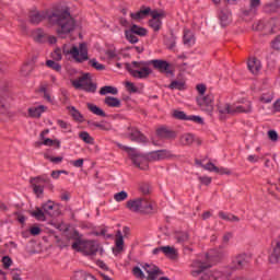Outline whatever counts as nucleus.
<instances>
[{"mask_svg": "<svg viewBox=\"0 0 280 280\" xmlns=\"http://www.w3.org/2000/svg\"><path fill=\"white\" fill-rule=\"evenodd\" d=\"M250 261V255L248 254H238L236 257L232 260V269L233 270H242L243 268H246Z\"/></svg>", "mask_w": 280, "mask_h": 280, "instance_id": "nucleus-13", "label": "nucleus"}, {"mask_svg": "<svg viewBox=\"0 0 280 280\" xmlns=\"http://www.w3.org/2000/svg\"><path fill=\"white\" fill-rule=\"evenodd\" d=\"M63 54L66 56L72 55V58L75 60V62H84L89 60V48H86V43H81L78 46H72L71 49L67 50V48H63Z\"/></svg>", "mask_w": 280, "mask_h": 280, "instance_id": "nucleus-10", "label": "nucleus"}, {"mask_svg": "<svg viewBox=\"0 0 280 280\" xmlns=\"http://www.w3.org/2000/svg\"><path fill=\"white\" fill-rule=\"evenodd\" d=\"M32 71H34V63L26 62L21 68L23 78H28V75L32 74Z\"/></svg>", "mask_w": 280, "mask_h": 280, "instance_id": "nucleus-34", "label": "nucleus"}, {"mask_svg": "<svg viewBox=\"0 0 280 280\" xmlns=\"http://www.w3.org/2000/svg\"><path fill=\"white\" fill-rule=\"evenodd\" d=\"M104 104H106V106H109V108H119L121 106V101L114 96H107L104 100Z\"/></svg>", "mask_w": 280, "mask_h": 280, "instance_id": "nucleus-28", "label": "nucleus"}, {"mask_svg": "<svg viewBox=\"0 0 280 280\" xmlns=\"http://www.w3.org/2000/svg\"><path fill=\"white\" fill-rule=\"evenodd\" d=\"M148 14H150V7H141V10L136 13H130V16L133 21H141V19H145Z\"/></svg>", "mask_w": 280, "mask_h": 280, "instance_id": "nucleus-25", "label": "nucleus"}, {"mask_svg": "<svg viewBox=\"0 0 280 280\" xmlns=\"http://www.w3.org/2000/svg\"><path fill=\"white\" fill-rule=\"evenodd\" d=\"M168 89L172 91H185V82L184 81H173L170 85Z\"/></svg>", "mask_w": 280, "mask_h": 280, "instance_id": "nucleus-41", "label": "nucleus"}, {"mask_svg": "<svg viewBox=\"0 0 280 280\" xmlns=\"http://www.w3.org/2000/svg\"><path fill=\"white\" fill-rule=\"evenodd\" d=\"M261 5V0H250L249 9L243 10L244 16H250V14H257V8Z\"/></svg>", "mask_w": 280, "mask_h": 280, "instance_id": "nucleus-24", "label": "nucleus"}, {"mask_svg": "<svg viewBox=\"0 0 280 280\" xmlns=\"http://www.w3.org/2000/svg\"><path fill=\"white\" fill-rule=\"evenodd\" d=\"M132 275L136 279H145V273L139 267H133Z\"/></svg>", "mask_w": 280, "mask_h": 280, "instance_id": "nucleus-52", "label": "nucleus"}, {"mask_svg": "<svg viewBox=\"0 0 280 280\" xmlns=\"http://www.w3.org/2000/svg\"><path fill=\"white\" fill-rule=\"evenodd\" d=\"M272 250L269 255L270 264H279L280 260V236H278L271 244Z\"/></svg>", "mask_w": 280, "mask_h": 280, "instance_id": "nucleus-18", "label": "nucleus"}, {"mask_svg": "<svg viewBox=\"0 0 280 280\" xmlns=\"http://www.w3.org/2000/svg\"><path fill=\"white\" fill-rule=\"evenodd\" d=\"M28 21L32 25H39L47 21L52 27H57V34H71L75 30V20L68 8L57 7L50 11H31Z\"/></svg>", "mask_w": 280, "mask_h": 280, "instance_id": "nucleus-1", "label": "nucleus"}, {"mask_svg": "<svg viewBox=\"0 0 280 280\" xmlns=\"http://www.w3.org/2000/svg\"><path fill=\"white\" fill-rule=\"evenodd\" d=\"M44 159H46L47 161H50V163L58 164V163H62L65 158H62V156L54 158V156L49 155V153H45Z\"/></svg>", "mask_w": 280, "mask_h": 280, "instance_id": "nucleus-50", "label": "nucleus"}, {"mask_svg": "<svg viewBox=\"0 0 280 280\" xmlns=\"http://www.w3.org/2000/svg\"><path fill=\"white\" fill-rule=\"evenodd\" d=\"M264 12L266 14H272V13L277 12V4H275V3L265 4Z\"/></svg>", "mask_w": 280, "mask_h": 280, "instance_id": "nucleus-51", "label": "nucleus"}, {"mask_svg": "<svg viewBox=\"0 0 280 280\" xmlns=\"http://www.w3.org/2000/svg\"><path fill=\"white\" fill-rule=\"evenodd\" d=\"M219 119L224 121L226 119V115H237V113H253V106L248 103L246 106L244 105H231L225 103L223 105L218 106Z\"/></svg>", "mask_w": 280, "mask_h": 280, "instance_id": "nucleus-6", "label": "nucleus"}, {"mask_svg": "<svg viewBox=\"0 0 280 280\" xmlns=\"http://www.w3.org/2000/svg\"><path fill=\"white\" fill-rule=\"evenodd\" d=\"M173 117L174 119H179L180 121H188L189 116L185 114V112H180L178 109L173 110Z\"/></svg>", "mask_w": 280, "mask_h": 280, "instance_id": "nucleus-42", "label": "nucleus"}, {"mask_svg": "<svg viewBox=\"0 0 280 280\" xmlns=\"http://www.w3.org/2000/svg\"><path fill=\"white\" fill-rule=\"evenodd\" d=\"M191 266L195 268V270L191 271V276L198 277V280H218L222 277V272L220 271L207 270L211 268V265L207 262L194 260Z\"/></svg>", "mask_w": 280, "mask_h": 280, "instance_id": "nucleus-3", "label": "nucleus"}, {"mask_svg": "<svg viewBox=\"0 0 280 280\" xmlns=\"http://www.w3.org/2000/svg\"><path fill=\"white\" fill-rule=\"evenodd\" d=\"M132 67L135 69H139L141 67H153L155 71H159L160 73H166V75H174V71L170 69V62L162 60V59H152L149 61H132Z\"/></svg>", "mask_w": 280, "mask_h": 280, "instance_id": "nucleus-5", "label": "nucleus"}, {"mask_svg": "<svg viewBox=\"0 0 280 280\" xmlns=\"http://www.w3.org/2000/svg\"><path fill=\"white\" fill-rule=\"evenodd\" d=\"M198 180L201 183V185H206L207 187H209V185H211L212 178L209 176H199Z\"/></svg>", "mask_w": 280, "mask_h": 280, "instance_id": "nucleus-61", "label": "nucleus"}, {"mask_svg": "<svg viewBox=\"0 0 280 280\" xmlns=\"http://www.w3.org/2000/svg\"><path fill=\"white\" fill-rule=\"evenodd\" d=\"M46 67H48V69H52L54 71H57V72L62 71V66H60V63L56 62L55 60H47Z\"/></svg>", "mask_w": 280, "mask_h": 280, "instance_id": "nucleus-43", "label": "nucleus"}, {"mask_svg": "<svg viewBox=\"0 0 280 280\" xmlns=\"http://www.w3.org/2000/svg\"><path fill=\"white\" fill-rule=\"evenodd\" d=\"M30 215L39 222H46L47 215H49V218H58V215H60V205L48 200L42 203V208L36 207L35 210L30 211Z\"/></svg>", "mask_w": 280, "mask_h": 280, "instance_id": "nucleus-2", "label": "nucleus"}, {"mask_svg": "<svg viewBox=\"0 0 280 280\" xmlns=\"http://www.w3.org/2000/svg\"><path fill=\"white\" fill-rule=\"evenodd\" d=\"M35 145H37V147H40V145H49V147L55 145V148L58 150L60 148V140H58V139L51 140L50 138H46L42 142H36Z\"/></svg>", "mask_w": 280, "mask_h": 280, "instance_id": "nucleus-31", "label": "nucleus"}, {"mask_svg": "<svg viewBox=\"0 0 280 280\" xmlns=\"http://www.w3.org/2000/svg\"><path fill=\"white\" fill-rule=\"evenodd\" d=\"M51 58L57 62L62 60V51L60 50V48L55 49V51L51 54Z\"/></svg>", "mask_w": 280, "mask_h": 280, "instance_id": "nucleus-58", "label": "nucleus"}, {"mask_svg": "<svg viewBox=\"0 0 280 280\" xmlns=\"http://www.w3.org/2000/svg\"><path fill=\"white\" fill-rule=\"evenodd\" d=\"M179 141H180L182 145H191V143H194V135L185 133V135L180 136Z\"/></svg>", "mask_w": 280, "mask_h": 280, "instance_id": "nucleus-38", "label": "nucleus"}, {"mask_svg": "<svg viewBox=\"0 0 280 280\" xmlns=\"http://www.w3.org/2000/svg\"><path fill=\"white\" fill-rule=\"evenodd\" d=\"M162 253L167 257L168 259H172L173 261L178 259V249L172 246H163Z\"/></svg>", "mask_w": 280, "mask_h": 280, "instance_id": "nucleus-23", "label": "nucleus"}, {"mask_svg": "<svg viewBox=\"0 0 280 280\" xmlns=\"http://www.w3.org/2000/svg\"><path fill=\"white\" fill-rule=\"evenodd\" d=\"M108 93H110L112 95H117V88H113L110 85H105L101 88L100 95H108Z\"/></svg>", "mask_w": 280, "mask_h": 280, "instance_id": "nucleus-37", "label": "nucleus"}, {"mask_svg": "<svg viewBox=\"0 0 280 280\" xmlns=\"http://www.w3.org/2000/svg\"><path fill=\"white\" fill-rule=\"evenodd\" d=\"M125 86L129 93H139V89L130 81H126Z\"/></svg>", "mask_w": 280, "mask_h": 280, "instance_id": "nucleus-53", "label": "nucleus"}, {"mask_svg": "<svg viewBox=\"0 0 280 280\" xmlns=\"http://www.w3.org/2000/svg\"><path fill=\"white\" fill-rule=\"evenodd\" d=\"M165 45H167L168 49H174V47H176V36L174 33H171V35L166 37Z\"/></svg>", "mask_w": 280, "mask_h": 280, "instance_id": "nucleus-44", "label": "nucleus"}, {"mask_svg": "<svg viewBox=\"0 0 280 280\" xmlns=\"http://www.w3.org/2000/svg\"><path fill=\"white\" fill-rule=\"evenodd\" d=\"M214 172L215 174H220L221 176H223L224 174L226 176H231V170L225 168V167H214Z\"/></svg>", "mask_w": 280, "mask_h": 280, "instance_id": "nucleus-56", "label": "nucleus"}, {"mask_svg": "<svg viewBox=\"0 0 280 280\" xmlns=\"http://www.w3.org/2000/svg\"><path fill=\"white\" fill-rule=\"evenodd\" d=\"M201 167L207 172H215L217 166L212 162H208L207 164L201 165Z\"/></svg>", "mask_w": 280, "mask_h": 280, "instance_id": "nucleus-62", "label": "nucleus"}, {"mask_svg": "<svg viewBox=\"0 0 280 280\" xmlns=\"http://www.w3.org/2000/svg\"><path fill=\"white\" fill-rule=\"evenodd\" d=\"M219 218H221V220H226L228 222H240V218L235 214H226L223 211L219 212Z\"/></svg>", "mask_w": 280, "mask_h": 280, "instance_id": "nucleus-39", "label": "nucleus"}, {"mask_svg": "<svg viewBox=\"0 0 280 280\" xmlns=\"http://www.w3.org/2000/svg\"><path fill=\"white\" fill-rule=\"evenodd\" d=\"M89 65L93 67V69H96V71H104V69H106V66L97 62V59H90Z\"/></svg>", "mask_w": 280, "mask_h": 280, "instance_id": "nucleus-49", "label": "nucleus"}, {"mask_svg": "<svg viewBox=\"0 0 280 280\" xmlns=\"http://www.w3.org/2000/svg\"><path fill=\"white\" fill-rule=\"evenodd\" d=\"M219 21L221 27H226L231 24V10H229V5H225L223 9L220 10Z\"/></svg>", "mask_w": 280, "mask_h": 280, "instance_id": "nucleus-19", "label": "nucleus"}, {"mask_svg": "<svg viewBox=\"0 0 280 280\" xmlns=\"http://www.w3.org/2000/svg\"><path fill=\"white\" fill-rule=\"evenodd\" d=\"M30 183L31 184L35 183L36 185L44 184L45 187L50 189V191L54 190V184L51 183V179L47 175H40V176H37V177H32L30 179Z\"/></svg>", "mask_w": 280, "mask_h": 280, "instance_id": "nucleus-20", "label": "nucleus"}, {"mask_svg": "<svg viewBox=\"0 0 280 280\" xmlns=\"http://www.w3.org/2000/svg\"><path fill=\"white\" fill-rule=\"evenodd\" d=\"M73 240H75V242L72 244V250L83 253L84 255H97V250H100V244H97V242L82 241L78 231H74Z\"/></svg>", "mask_w": 280, "mask_h": 280, "instance_id": "nucleus-4", "label": "nucleus"}, {"mask_svg": "<svg viewBox=\"0 0 280 280\" xmlns=\"http://www.w3.org/2000/svg\"><path fill=\"white\" fill-rule=\"evenodd\" d=\"M71 84L77 91H85V93H95V91H97V84L91 81V73L89 72L72 80Z\"/></svg>", "mask_w": 280, "mask_h": 280, "instance_id": "nucleus-8", "label": "nucleus"}, {"mask_svg": "<svg viewBox=\"0 0 280 280\" xmlns=\"http://www.w3.org/2000/svg\"><path fill=\"white\" fill-rule=\"evenodd\" d=\"M86 106L88 110H90V113H93V115H97V117H106V112L100 108L97 105L93 103H88Z\"/></svg>", "mask_w": 280, "mask_h": 280, "instance_id": "nucleus-27", "label": "nucleus"}, {"mask_svg": "<svg viewBox=\"0 0 280 280\" xmlns=\"http://www.w3.org/2000/svg\"><path fill=\"white\" fill-rule=\"evenodd\" d=\"M126 207L133 213H152V202L148 198L130 199L127 201Z\"/></svg>", "mask_w": 280, "mask_h": 280, "instance_id": "nucleus-7", "label": "nucleus"}, {"mask_svg": "<svg viewBox=\"0 0 280 280\" xmlns=\"http://www.w3.org/2000/svg\"><path fill=\"white\" fill-rule=\"evenodd\" d=\"M33 187V191L34 194L37 196V198H40V196H43L44 191H45V187L40 186L36 183L33 182V184H31Z\"/></svg>", "mask_w": 280, "mask_h": 280, "instance_id": "nucleus-47", "label": "nucleus"}, {"mask_svg": "<svg viewBox=\"0 0 280 280\" xmlns=\"http://www.w3.org/2000/svg\"><path fill=\"white\" fill-rule=\"evenodd\" d=\"M163 25V22L161 20H150L149 21V27H151L153 31L159 32Z\"/></svg>", "mask_w": 280, "mask_h": 280, "instance_id": "nucleus-46", "label": "nucleus"}, {"mask_svg": "<svg viewBox=\"0 0 280 280\" xmlns=\"http://www.w3.org/2000/svg\"><path fill=\"white\" fill-rule=\"evenodd\" d=\"M213 94L209 93L206 96H197L196 101L201 110L205 113H213Z\"/></svg>", "mask_w": 280, "mask_h": 280, "instance_id": "nucleus-12", "label": "nucleus"}, {"mask_svg": "<svg viewBox=\"0 0 280 280\" xmlns=\"http://www.w3.org/2000/svg\"><path fill=\"white\" fill-rule=\"evenodd\" d=\"M128 199V192H126V190L116 192L114 195V200H116V202H124V200Z\"/></svg>", "mask_w": 280, "mask_h": 280, "instance_id": "nucleus-48", "label": "nucleus"}, {"mask_svg": "<svg viewBox=\"0 0 280 280\" xmlns=\"http://www.w3.org/2000/svg\"><path fill=\"white\" fill-rule=\"evenodd\" d=\"M79 139H81V141H84V143H88L89 145H93V143H95V139H93V137H91L88 131H81L79 133Z\"/></svg>", "mask_w": 280, "mask_h": 280, "instance_id": "nucleus-35", "label": "nucleus"}, {"mask_svg": "<svg viewBox=\"0 0 280 280\" xmlns=\"http://www.w3.org/2000/svg\"><path fill=\"white\" fill-rule=\"evenodd\" d=\"M2 264H3V268L5 270H8V268H10V266H12V258H10V256H3Z\"/></svg>", "mask_w": 280, "mask_h": 280, "instance_id": "nucleus-60", "label": "nucleus"}, {"mask_svg": "<svg viewBox=\"0 0 280 280\" xmlns=\"http://www.w3.org/2000/svg\"><path fill=\"white\" fill-rule=\"evenodd\" d=\"M10 94L8 90H0V115H10Z\"/></svg>", "mask_w": 280, "mask_h": 280, "instance_id": "nucleus-16", "label": "nucleus"}, {"mask_svg": "<svg viewBox=\"0 0 280 280\" xmlns=\"http://www.w3.org/2000/svg\"><path fill=\"white\" fill-rule=\"evenodd\" d=\"M147 275L148 276L144 279L156 280L159 279L160 275H163V271L158 267V269H153V271H149Z\"/></svg>", "mask_w": 280, "mask_h": 280, "instance_id": "nucleus-40", "label": "nucleus"}, {"mask_svg": "<svg viewBox=\"0 0 280 280\" xmlns=\"http://www.w3.org/2000/svg\"><path fill=\"white\" fill-rule=\"evenodd\" d=\"M170 156H172V153L165 149L149 152L145 154L147 163H152L154 161H163L165 159H170Z\"/></svg>", "mask_w": 280, "mask_h": 280, "instance_id": "nucleus-14", "label": "nucleus"}, {"mask_svg": "<svg viewBox=\"0 0 280 280\" xmlns=\"http://www.w3.org/2000/svg\"><path fill=\"white\" fill-rule=\"evenodd\" d=\"M188 121H194L195 124L205 125V119L200 116H188Z\"/></svg>", "mask_w": 280, "mask_h": 280, "instance_id": "nucleus-59", "label": "nucleus"}, {"mask_svg": "<svg viewBox=\"0 0 280 280\" xmlns=\"http://www.w3.org/2000/svg\"><path fill=\"white\" fill-rule=\"evenodd\" d=\"M247 67L254 75H257L259 73V70L261 69V66L259 65L256 58L248 61Z\"/></svg>", "mask_w": 280, "mask_h": 280, "instance_id": "nucleus-30", "label": "nucleus"}, {"mask_svg": "<svg viewBox=\"0 0 280 280\" xmlns=\"http://www.w3.org/2000/svg\"><path fill=\"white\" fill-rule=\"evenodd\" d=\"M149 14H150V16H152L151 20H161V19H165V12H163V11H158V10H152V9H150Z\"/></svg>", "mask_w": 280, "mask_h": 280, "instance_id": "nucleus-45", "label": "nucleus"}, {"mask_svg": "<svg viewBox=\"0 0 280 280\" xmlns=\"http://www.w3.org/2000/svg\"><path fill=\"white\" fill-rule=\"evenodd\" d=\"M33 36L36 43H47V34L43 28L35 30Z\"/></svg>", "mask_w": 280, "mask_h": 280, "instance_id": "nucleus-26", "label": "nucleus"}, {"mask_svg": "<svg viewBox=\"0 0 280 280\" xmlns=\"http://www.w3.org/2000/svg\"><path fill=\"white\" fill-rule=\"evenodd\" d=\"M272 49H276L279 51L280 49V35L275 38V40L271 43Z\"/></svg>", "mask_w": 280, "mask_h": 280, "instance_id": "nucleus-64", "label": "nucleus"}, {"mask_svg": "<svg viewBox=\"0 0 280 280\" xmlns=\"http://www.w3.org/2000/svg\"><path fill=\"white\" fill-rule=\"evenodd\" d=\"M128 130L129 132L127 135V138L130 139V141H133L135 143H148V137L139 131V129L135 127H129Z\"/></svg>", "mask_w": 280, "mask_h": 280, "instance_id": "nucleus-15", "label": "nucleus"}, {"mask_svg": "<svg viewBox=\"0 0 280 280\" xmlns=\"http://www.w3.org/2000/svg\"><path fill=\"white\" fill-rule=\"evenodd\" d=\"M139 190L143 196H148L150 194V185L148 183H142L139 186Z\"/></svg>", "mask_w": 280, "mask_h": 280, "instance_id": "nucleus-57", "label": "nucleus"}, {"mask_svg": "<svg viewBox=\"0 0 280 280\" xmlns=\"http://www.w3.org/2000/svg\"><path fill=\"white\" fill-rule=\"evenodd\" d=\"M268 138L273 142L279 141V133H277L275 130H269Z\"/></svg>", "mask_w": 280, "mask_h": 280, "instance_id": "nucleus-63", "label": "nucleus"}, {"mask_svg": "<svg viewBox=\"0 0 280 280\" xmlns=\"http://www.w3.org/2000/svg\"><path fill=\"white\" fill-rule=\"evenodd\" d=\"M126 69L132 78H136L138 80H147V78H150L152 75V69H150L148 66H140V70H135L130 66V63H126Z\"/></svg>", "mask_w": 280, "mask_h": 280, "instance_id": "nucleus-11", "label": "nucleus"}, {"mask_svg": "<svg viewBox=\"0 0 280 280\" xmlns=\"http://www.w3.org/2000/svg\"><path fill=\"white\" fill-rule=\"evenodd\" d=\"M124 151L127 152L129 159L131 160L132 164L136 167H139V170H148L150 166L148 164V159L145 158V154L137 151V149L135 148H130V147H122Z\"/></svg>", "mask_w": 280, "mask_h": 280, "instance_id": "nucleus-9", "label": "nucleus"}, {"mask_svg": "<svg viewBox=\"0 0 280 280\" xmlns=\"http://www.w3.org/2000/svg\"><path fill=\"white\" fill-rule=\"evenodd\" d=\"M122 233H121V230H118L116 232L115 244H116V248H117L118 253H121V250H124V237H128L130 235V228L124 226Z\"/></svg>", "mask_w": 280, "mask_h": 280, "instance_id": "nucleus-17", "label": "nucleus"}, {"mask_svg": "<svg viewBox=\"0 0 280 280\" xmlns=\"http://www.w3.org/2000/svg\"><path fill=\"white\" fill-rule=\"evenodd\" d=\"M68 110L74 121H79V124H82V121H84V116L74 106L68 107Z\"/></svg>", "mask_w": 280, "mask_h": 280, "instance_id": "nucleus-29", "label": "nucleus"}, {"mask_svg": "<svg viewBox=\"0 0 280 280\" xmlns=\"http://www.w3.org/2000/svg\"><path fill=\"white\" fill-rule=\"evenodd\" d=\"M45 112H47V106L45 105H39L37 107H30L28 117H32L33 119H40V116Z\"/></svg>", "mask_w": 280, "mask_h": 280, "instance_id": "nucleus-22", "label": "nucleus"}, {"mask_svg": "<svg viewBox=\"0 0 280 280\" xmlns=\"http://www.w3.org/2000/svg\"><path fill=\"white\" fill-rule=\"evenodd\" d=\"M89 126H94L95 128H100L101 130H105L108 131L110 130V127L104 125V124H100V122H95V121H88Z\"/></svg>", "mask_w": 280, "mask_h": 280, "instance_id": "nucleus-55", "label": "nucleus"}, {"mask_svg": "<svg viewBox=\"0 0 280 280\" xmlns=\"http://www.w3.org/2000/svg\"><path fill=\"white\" fill-rule=\"evenodd\" d=\"M156 136L160 138V139H175L177 137V133L176 131L167 128V127H160L156 129Z\"/></svg>", "mask_w": 280, "mask_h": 280, "instance_id": "nucleus-21", "label": "nucleus"}, {"mask_svg": "<svg viewBox=\"0 0 280 280\" xmlns=\"http://www.w3.org/2000/svg\"><path fill=\"white\" fill-rule=\"evenodd\" d=\"M174 238L177 244H185V242H189V233L187 232H175Z\"/></svg>", "mask_w": 280, "mask_h": 280, "instance_id": "nucleus-33", "label": "nucleus"}, {"mask_svg": "<svg viewBox=\"0 0 280 280\" xmlns=\"http://www.w3.org/2000/svg\"><path fill=\"white\" fill-rule=\"evenodd\" d=\"M136 36H148V30L137 24L131 25L129 28Z\"/></svg>", "mask_w": 280, "mask_h": 280, "instance_id": "nucleus-32", "label": "nucleus"}, {"mask_svg": "<svg viewBox=\"0 0 280 280\" xmlns=\"http://www.w3.org/2000/svg\"><path fill=\"white\" fill-rule=\"evenodd\" d=\"M191 40H194V34L190 31H186L184 33V45H191Z\"/></svg>", "mask_w": 280, "mask_h": 280, "instance_id": "nucleus-54", "label": "nucleus"}, {"mask_svg": "<svg viewBox=\"0 0 280 280\" xmlns=\"http://www.w3.org/2000/svg\"><path fill=\"white\" fill-rule=\"evenodd\" d=\"M125 38L129 43H131V45H135V44L139 43V37H137V35L130 30L125 31Z\"/></svg>", "mask_w": 280, "mask_h": 280, "instance_id": "nucleus-36", "label": "nucleus"}]
</instances>
